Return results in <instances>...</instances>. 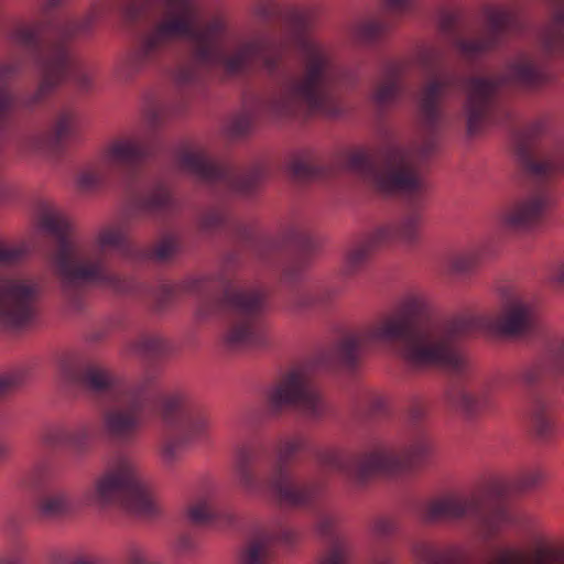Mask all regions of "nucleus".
I'll return each mask as SVG.
<instances>
[{
	"label": "nucleus",
	"instance_id": "f257e3e1",
	"mask_svg": "<svg viewBox=\"0 0 564 564\" xmlns=\"http://www.w3.org/2000/svg\"><path fill=\"white\" fill-rule=\"evenodd\" d=\"M427 310L424 295L404 294L392 312L343 339L338 347L340 359L350 364L360 350L398 344L399 356L412 367L456 366L459 356L444 332L416 329L417 319Z\"/></svg>",
	"mask_w": 564,
	"mask_h": 564
},
{
	"label": "nucleus",
	"instance_id": "f03ea898",
	"mask_svg": "<svg viewBox=\"0 0 564 564\" xmlns=\"http://www.w3.org/2000/svg\"><path fill=\"white\" fill-rule=\"evenodd\" d=\"M80 503L96 511L121 509L140 517H153L164 505L141 468L132 459H112L80 496Z\"/></svg>",
	"mask_w": 564,
	"mask_h": 564
},
{
	"label": "nucleus",
	"instance_id": "7ed1b4c3",
	"mask_svg": "<svg viewBox=\"0 0 564 564\" xmlns=\"http://www.w3.org/2000/svg\"><path fill=\"white\" fill-rule=\"evenodd\" d=\"M123 235L116 228L99 231L86 249L63 241L54 259V270L63 283L73 284L99 280L105 273V258L109 249L121 243Z\"/></svg>",
	"mask_w": 564,
	"mask_h": 564
},
{
	"label": "nucleus",
	"instance_id": "20e7f679",
	"mask_svg": "<svg viewBox=\"0 0 564 564\" xmlns=\"http://www.w3.org/2000/svg\"><path fill=\"white\" fill-rule=\"evenodd\" d=\"M195 25V11L186 0H176L169 17L148 34L139 48L129 54L116 69L117 76L127 79L141 70L152 56L170 41L189 36Z\"/></svg>",
	"mask_w": 564,
	"mask_h": 564
},
{
	"label": "nucleus",
	"instance_id": "39448f33",
	"mask_svg": "<svg viewBox=\"0 0 564 564\" xmlns=\"http://www.w3.org/2000/svg\"><path fill=\"white\" fill-rule=\"evenodd\" d=\"M42 25L36 21H15L9 28L7 37L12 45L31 51V59L41 73V93L59 84L67 70L66 55L41 44Z\"/></svg>",
	"mask_w": 564,
	"mask_h": 564
},
{
	"label": "nucleus",
	"instance_id": "423d86ee",
	"mask_svg": "<svg viewBox=\"0 0 564 564\" xmlns=\"http://www.w3.org/2000/svg\"><path fill=\"white\" fill-rule=\"evenodd\" d=\"M328 97L324 59L312 62L303 78L285 85L272 101L271 111L276 116L293 113L303 107L317 108Z\"/></svg>",
	"mask_w": 564,
	"mask_h": 564
},
{
	"label": "nucleus",
	"instance_id": "0eeeda50",
	"mask_svg": "<svg viewBox=\"0 0 564 564\" xmlns=\"http://www.w3.org/2000/svg\"><path fill=\"white\" fill-rule=\"evenodd\" d=\"M39 284L28 278H0V327L19 328L36 316Z\"/></svg>",
	"mask_w": 564,
	"mask_h": 564
},
{
	"label": "nucleus",
	"instance_id": "6e6552de",
	"mask_svg": "<svg viewBox=\"0 0 564 564\" xmlns=\"http://www.w3.org/2000/svg\"><path fill=\"white\" fill-rule=\"evenodd\" d=\"M251 454L248 449H240L236 454V480L239 488L247 495L256 496L268 492L272 498L283 505H297L302 502L301 490L285 474L274 476L268 484L260 480L249 468Z\"/></svg>",
	"mask_w": 564,
	"mask_h": 564
},
{
	"label": "nucleus",
	"instance_id": "1a4fd4ad",
	"mask_svg": "<svg viewBox=\"0 0 564 564\" xmlns=\"http://www.w3.org/2000/svg\"><path fill=\"white\" fill-rule=\"evenodd\" d=\"M417 159L416 151L403 148L391 150L387 154L384 166L376 176L378 188L383 192L420 189L424 181L415 170Z\"/></svg>",
	"mask_w": 564,
	"mask_h": 564
},
{
	"label": "nucleus",
	"instance_id": "9d476101",
	"mask_svg": "<svg viewBox=\"0 0 564 564\" xmlns=\"http://www.w3.org/2000/svg\"><path fill=\"white\" fill-rule=\"evenodd\" d=\"M269 400L274 406L293 404L307 414L323 409V400L303 371L291 372L272 392Z\"/></svg>",
	"mask_w": 564,
	"mask_h": 564
},
{
	"label": "nucleus",
	"instance_id": "9b49d317",
	"mask_svg": "<svg viewBox=\"0 0 564 564\" xmlns=\"http://www.w3.org/2000/svg\"><path fill=\"white\" fill-rule=\"evenodd\" d=\"M299 43L294 34L280 37L259 36L245 43L235 57L227 59L228 69L236 70L245 62L258 58L268 66H271L291 46Z\"/></svg>",
	"mask_w": 564,
	"mask_h": 564
},
{
	"label": "nucleus",
	"instance_id": "f8f14e48",
	"mask_svg": "<svg viewBox=\"0 0 564 564\" xmlns=\"http://www.w3.org/2000/svg\"><path fill=\"white\" fill-rule=\"evenodd\" d=\"M550 206L544 194H531L514 199L498 214L499 224L508 229H528L539 223Z\"/></svg>",
	"mask_w": 564,
	"mask_h": 564
},
{
	"label": "nucleus",
	"instance_id": "ddd939ff",
	"mask_svg": "<svg viewBox=\"0 0 564 564\" xmlns=\"http://www.w3.org/2000/svg\"><path fill=\"white\" fill-rule=\"evenodd\" d=\"M563 551L546 540H536L527 549L510 547L496 553L487 564H557Z\"/></svg>",
	"mask_w": 564,
	"mask_h": 564
},
{
	"label": "nucleus",
	"instance_id": "4468645a",
	"mask_svg": "<svg viewBox=\"0 0 564 564\" xmlns=\"http://www.w3.org/2000/svg\"><path fill=\"white\" fill-rule=\"evenodd\" d=\"M121 401L129 410L109 411L104 420V433L113 441H124L134 434L139 426L137 413L142 409L144 398L137 395L134 391H127Z\"/></svg>",
	"mask_w": 564,
	"mask_h": 564
},
{
	"label": "nucleus",
	"instance_id": "2eb2a0df",
	"mask_svg": "<svg viewBox=\"0 0 564 564\" xmlns=\"http://www.w3.org/2000/svg\"><path fill=\"white\" fill-rule=\"evenodd\" d=\"M479 505L475 494L451 492L429 502L424 510V518L429 521L459 520L474 514Z\"/></svg>",
	"mask_w": 564,
	"mask_h": 564
},
{
	"label": "nucleus",
	"instance_id": "dca6fc26",
	"mask_svg": "<svg viewBox=\"0 0 564 564\" xmlns=\"http://www.w3.org/2000/svg\"><path fill=\"white\" fill-rule=\"evenodd\" d=\"M258 302H243L237 321L227 330L224 340L229 348H238L258 343L263 334V327L254 313Z\"/></svg>",
	"mask_w": 564,
	"mask_h": 564
},
{
	"label": "nucleus",
	"instance_id": "f3484780",
	"mask_svg": "<svg viewBox=\"0 0 564 564\" xmlns=\"http://www.w3.org/2000/svg\"><path fill=\"white\" fill-rule=\"evenodd\" d=\"M488 34L484 39H459L457 50L465 56H475L487 52L498 43V31L506 28L510 21V13L502 8L491 9L487 14Z\"/></svg>",
	"mask_w": 564,
	"mask_h": 564
},
{
	"label": "nucleus",
	"instance_id": "a211bd4d",
	"mask_svg": "<svg viewBox=\"0 0 564 564\" xmlns=\"http://www.w3.org/2000/svg\"><path fill=\"white\" fill-rule=\"evenodd\" d=\"M77 131V119L73 113H62L57 117L53 129L50 132L33 135L28 148L35 152H52L62 143L69 140Z\"/></svg>",
	"mask_w": 564,
	"mask_h": 564
},
{
	"label": "nucleus",
	"instance_id": "6ab92c4d",
	"mask_svg": "<svg viewBox=\"0 0 564 564\" xmlns=\"http://www.w3.org/2000/svg\"><path fill=\"white\" fill-rule=\"evenodd\" d=\"M423 221L420 216H409L395 226H384L371 234L372 243L397 241L404 247L415 246L422 236Z\"/></svg>",
	"mask_w": 564,
	"mask_h": 564
},
{
	"label": "nucleus",
	"instance_id": "aec40b11",
	"mask_svg": "<svg viewBox=\"0 0 564 564\" xmlns=\"http://www.w3.org/2000/svg\"><path fill=\"white\" fill-rule=\"evenodd\" d=\"M533 318L532 306L519 295L511 296L503 305L496 328L503 335H516L529 327Z\"/></svg>",
	"mask_w": 564,
	"mask_h": 564
},
{
	"label": "nucleus",
	"instance_id": "412c9836",
	"mask_svg": "<svg viewBox=\"0 0 564 564\" xmlns=\"http://www.w3.org/2000/svg\"><path fill=\"white\" fill-rule=\"evenodd\" d=\"M147 145L139 138H122L113 141L104 152L100 166L112 170L121 164L131 163L147 154Z\"/></svg>",
	"mask_w": 564,
	"mask_h": 564
},
{
	"label": "nucleus",
	"instance_id": "4be33fe9",
	"mask_svg": "<svg viewBox=\"0 0 564 564\" xmlns=\"http://www.w3.org/2000/svg\"><path fill=\"white\" fill-rule=\"evenodd\" d=\"M494 91L495 86L488 80L475 79L469 83L466 104L467 126L469 132H474L476 130L480 118L488 107Z\"/></svg>",
	"mask_w": 564,
	"mask_h": 564
},
{
	"label": "nucleus",
	"instance_id": "5701e85b",
	"mask_svg": "<svg viewBox=\"0 0 564 564\" xmlns=\"http://www.w3.org/2000/svg\"><path fill=\"white\" fill-rule=\"evenodd\" d=\"M73 506L72 495L65 489H56L39 498L36 511L43 517L52 518L69 511Z\"/></svg>",
	"mask_w": 564,
	"mask_h": 564
},
{
	"label": "nucleus",
	"instance_id": "b1692460",
	"mask_svg": "<svg viewBox=\"0 0 564 564\" xmlns=\"http://www.w3.org/2000/svg\"><path fill=\"white\" fill-rule=\"evenodd\" d=\"M188 444L178 432L175 435L164 436L159 445L158 455L165 467H173L181 462L185 446Z\"/></svg>",
	"mask_w": 564,
	"mask_h": 564
},
{
	"label": "nucleus",
	"instance_id": "393cba45",
	"mask_svg": "<svg viewBox=\"0 0 564 564\" xmlns=\"http://www.w3.org/2000/svg\"><path fill=\"white\" fill-rule=\"evenodd\" d=\"M398 465V458L389 449H377L369 453L362 459L360 469L362 473L388 471Z\"/></svg>",
	"mask_w": 564,
	"mask_h": 564
},
{
	"label": "nucleus",
	"instance_id": "a878e982",
	"mask_svg": "<svg viewBox=\"0 0 564 564\" xmlns=\"http://www.w3.org/2000/svg\"><path fill=\"white\" fill-rule=\"evenodd\" d=\"M181 165L200 177H212L215 173L214 162L200 150L185 153L181 158Z\"/></svg>",
	"mask_w": 564,
	"mask_h": 564
},
{
	"label": "nucleus",
	"instance_id": "bb28decb",
	"mask_svg": "<svg viewBox=\"0 0 564 564\" xmlns=\"http://www.w3.org/2000/svg\"><path fill=\"white\" fill-rule=\"evenodd\" d=\"M378 243H372L371 237L366 246L358 247L351 250L345 258L343 271L345 274H354L359 269H361L369 258L370 247L377 246Z\"/></svg>",
	"mask_w": 564,
	"mask_h": 564
},
{
	"label": "nucleus",
	"instance_id": "cd10ccee",
	"mask_svg": "<svg viewBox=\"0 0 564 564\" xmlns=\"http://www.w3.org/2000/svg\"><path fill=\"white\" fill-rule=\"evenodd\" d=\"M209 422L204 417H197L178 426V432L187 443L204 440L209 432Z\"/></svg>",
	"mask_w": 564,
	"mask_h": 564
},
{
	"label": "nucleus",
	"instance_id": "c85d7f7f",
	"mask_svg": "<svg viewBox=\"0 0 564 564\" xmlns=\"http://www.w3.org/2000/svg\"><path fill=\"white\" fill-rule=\"evenodd\" d=\"M198 55L208 58L218 52L220 44V28L209 26L198 36Z\"/></svg>",
	"mask_w": 564,
	"mask_h": 564
},
{
	"label": "nucleus",
	"instance_id": "c756f323",
	"mask_svg": "<svg viewBox=\"0 0 564 564\" xmlns=\"http://www.w3.org/2000/svg\"><path fill=\"white\" fill-rule=\"evenodd\" d=\"M41 227L52 235L62 236L68 230L69 221L63 213L50 209L42 215Z\"/></svg>",
	"mask_w": 564,
	"mask_h": 564
},
{
	"label": "nucleus",
	"instance_id": "7c9ffc66",
	"mask_svg": "<svg viewBox=\"0 0 564 564\" xmlns=\"http://www.w3.org/2000/svg\"><path fill=\"white\" fill-rule=\"evenodd\" d=\"M477 260L474 251H459L448 258L447 267L452 272H464L474 267Z\"/></svg>",
	"mask_w": 564,
	"mask_h": 564
},
{
	"label": "nucleus",
	"instance_id": "2f4dec72",
	"mask_svg": "<svg viewBox=\"0 0 564 564\" xmlns=\"http://www.w3.org/2000/svg\"><path fill=\"white\" fill-rule=\"evenodd\" d=\"M84 383L94 391H102L111 386V376L104 369H89L83 378Z\"/></svg>",
	"mask_w": 564,
	"mask_h": 564
},
{
	"label": "nucleus",
	"instance_id": "473e14b6",
	"mask_svg": "<svg viewBox=\"0 0 564 564\" xmlns=\"http://www.w3.org/2000/svg\"><path fill=\"white\" fill-rule=\"evenodd\" d=\"M187 517L193 523L204 524L215 517V511L210 505L205 501H200L188 508Z\"/></svg>",
	"mask_w": 564,
	"mask_h": 564
},
{
	"label": "nucleus",
	"instance_id": "72a5a7b5",
	"mask_svg": "<svg viewBox=\"0 0 564 564\" xmlns=\"http://www.w3.org/2000/svg\"><path fill=\"white\" fill-rule=\"evenodd\" d=\"M354 554L347 546H336L321 557L318 564H352Z\"/></svg>",
	"mask_w": 564,
	"mask_h": 564
},
{
	"label": "nucleus",
	"instance_id": "f704fd0d",
	"mask_svg": "<svg viewBox=\"0 0 564 564\" xmlns=\"http://www.w3.org/2000/svg\"><path fill=\"white\" fill-rule=\"evenodd\" d=\"M124 564H155V561L145 549L130 545L124 551Z\"/></svg>",
	"mask_w": 564,
	"mask_h": 564
},
{
	"label": "nucleus",
	"instance_id": "c9c22d12",
	"mask_svg": "<svg viewBox=\"0 0 564 564\" xmlns=\"http://www.w3.org/2000/svg\"><path fill=\"white\" fill-rule=\"evenodd\" d=\"M269 554L267 543L253 542L243 553L242 561L245 564H259Z\"/></svg>",
	"mask_w": 564,
	"mask_h": 564
},
{
	"label": "nucleus",
	"instance_id": "e433bc0d",
	"mask_svg": "<svg viewBox=\"0 0 564 564\" xmlns=\"http://www.w3.org/2000/svg\"><path fill=\"white\" fill-rule=\"evenodd\" d=\"M442 85L438 83H431L427 87H425L421 96V108L424 111L429 112L432 109L442 91Z\"/></svg>",
	"mask_w": 564,
	"mask_h": 564
},
{
	"label": "nucleus",
	"instance_id": "4c0bfd02",
	"mask_svg": "<svg viewBox=\"0 0 564 564\" xmlns=\"http://www.w3.org/2000/svg\"><path fill=\"white\" fill-rule=\"evenodd\" d=\"M383 30V25L376 21H367L359 24L356 29V36L360 40L368 41L375 37Z\"/></svg>",
	"mask_w": 564,
	"mask_h": 564
},
{
	"label": "nucleus",
	"instance_id": "58836bf2",
	"mask_svg": "<svg viewBox=\"0 0 564 564\" xmlns=\"http://www.w3.org/2000/svg\"><path fill=\"white\" fill-rule=\"evenodd\" d=\"M28 560L26 549L24 546H19L0 554V564H26Z\"/></svg>",
	"mask_w": 564,
	"mask_h": 564
},
{
	"label": "nucleus",
	"instance_id": "ea45409f",
	"mask_svg": "<svg viewBox=\"0 0 564 564\" xmlns=\"http://www.w3.org/2000/svg\"><path fill=\"white\" fill-rule=\"evenodd\" d=\"M398 91V86L394 83H386L377 87L373 93V99L383 104L392 99Z\"/></svg>",
	"mask_w": 564,
	"mask_h": 564
},
{
	"label": "nucleus",
	"instance_id": "a19ab883",
	"mask_svg": "<svg viewBox=\"0 0 564 564\" xmlns=\"http://www.w3.org/2000/svg\"><path fill=\"white\" fill-rule=\"evenodd\" d=\"M431 452V446L426 443H421L411 446L408 452V459L411 463H416L426 457Z\"/></svg>",
	"mask_w": 564,
	"mask_h": 564
},
{
	"label": "nucleus",
	"instance_id": "79ce46f5",
	"mask_svg": "<svg viewBox=\"0 0 564 564\" xmlns=\"http://www.w3.org/2000/svg\"><path fill=\"white\" fill-rule=\"evenodd\" d=\"M20 256L17 247L11 245H0V263H11Z\"/></svg>",
	"mask_w": 564,
	"mask_h": 564
},
{
	"label": "nucleus",
	"instance_id": "37998d69",
	"mask_svg": "<svg viewBox=\"0 0 564 564\" xmlns=\"http://www.w3.org/2000/svg\"><path fill=\"white\" fill-rule=\"evenodd\" d=\"M512 73L518 79L528 80L533 75V66L529 62L517 64L513 66Z\"/></svg>",
	"mask_w": 564,
	"mask_h": 564
},
{
	"label": "nucleus",
	"instance_id": "c03bdc74",
	"mask_svg": "<svg viewBox=\"0 0 564 564\" xmlns=\"http://www.w3.org/2000/svg\"><path fill=\"white\" fill-rule=\"evenodd\" d=\"M73 551H53L48 555L50 564H72Z\"/></svg>",
	"mask_w": 564,
	"mask_h": 564
},
{
	"label": "nucleus",
	"instance_id": "a18cd8bd",
	"mask_svg": "<svg viewBox=\"0 0 564 564\" xmlns=\"http://www.w3.org/2000/svg\"><path fill=\"white\" fill-rule=\"evenodd\" d=\"M72 564H98V558L88 553L73 552Z\"/></svg>",
	"mask_w": 564,
	"mask_h": 564
},
{
	"label": "nucleus",
	"instance_id": "49530a36",
	"mask_svg": "<svg viewBox=\"0 0 564 564\" xmlns=\"http://www.w3.org/2000/svg\"><path fill=\"white\" fill-rule=\"evenodd\" d=\"M98 178L99 176L96 173L85 171L79 175L78 183L83 187H90L98 181Z\"/></svg>",
	"mask_w": 564,
	"mask_h": 564
},
{
	"label": "nucleus",
	"instance_id": "de8ad7c7",
	"mask_svg": "<svg viewBox=\"0 0 564 564\" xmlns=\"http://www.w3.org/2000/svg\"><path fill=\"white\" fill-rule=\"evenodd\" d=\"M552 426V422L549 419L536 417L535 419V429L540 434L546 433Z\"/></svg>",
	"mask_w": 564,
	"mask_h": 564
},
{
	"label": "nucleus",
	"instance_id": "09e8293b",
	"mask_svg": "<svg viewBox=\"0 0 564 564\" xmlns=\"http://www.w3.org/2000/svg\"><path fill=\"white\" fill-rule=\"evenodd\" d=\"M289 169L291 173L295 176H302L308 172V167L306 165L295 161L290 164Z\"/></svg>",
	"mask_w": 564,
	"mask_h": 564
},
{
	"label": "nucleus",
	"instance_id": "8fccbe9b",
	"mask_svg": "<svg viewBox=\"0 0 564 564\" xmlns=\"http://www.w3.org/2000/svg\"><path fill=\"white\" fill-rule=\"evenodd\" d=\"M172 406H173L172 401H166L162 404V409H161L162 419L169 425L172 424V422L170 420V411H171Z\"/></svg>",
	"mask_w": 564,
	"mask_h": 564
},
{
	"label": "nucleus",
	"instance_id": "3c124183",
	"mask_svg": "<svg viewBox=\"0 0 564 564\" xmlns=\"http://www.w3.org/2000/svg\"><path fill=\"white\" fill-rule=\"evenodd\" d=\"M543 479V475L540 471H535L528 476L525 479V486H533Z\"/></svg>",
	"mask_w": 564,
	"mask_h": 564
},
{
	"label": "nucleus",
	"instance_id": "603ef678",
	"mask_svg": "<svg viewBox=\"0 0 564 564\" xmlns=\"http://www.w3.org/2000/svg\"><path fill=\"white\" fill-rule=\"evenodd\" d=\"M170 253H171V248L169 246H160L155 250V256L159 259H165L170 256Z\"/></svg>",
	"mask_w": 564,
	"mask_h": 564
},
{
	"label": "nucleus",
	"instance_id": "864d4df0",
	"mask_svg": "<svg viewBox=\"0 0 564 564\" xmlns=\"http://www.w3.org/2000/svg\"><path fill=\"white\" fill-rule=\"evenodd\" d=\"M11 102V98L10 96L3 91V90H0V112L6 109Z\"/></svg>",
	"mask_w": 564,
	"mask_h": 564
},
{
	"label": "nucleus",
	"instance_id": "5fc2aeb1",
	"mask_svg": "<svg viewBox=\"0 0 564 564\" xmlns=\"http://www.w3.org/2000/svg\"><path fill=\"white\" fill-rule=\"evenodd\" d=\"M554 352L557 357L564 358V338L557 344Z\"/></svg>",
	"mask_w": 564,
	"mask_h": 564
},
{
	"label": "nucleus",
	"instance_id": "6e6d98bb",
	"mask_svg": "<svg viewBox=\"0 0 564 564\" xmlns=\"http://www.w3.org/2000/svg\"><path fill=\"white\" fill-rule=\"evenodd\" d=\"M75 437L76 435L74 431L66 432V434L63 436L65 442H72L75 440Z\"/></svg>",
	"mask_w": 564,
	"mask_h": 564
},
{
	"label": "nucleus",
	"instance_id": "4d7b16f0",
	"mask_svg": "<svg viewBox=\"0 0 564 564\" xmlns=\"http://www.w3.org/2000/svg\"><path fill=\"white\" fill-rule=\"evenodd\" d=\"M6 453V448L0 446V457L3 456Z\"/></svg>",
	"mask_w": 564,
	"mask_h": 564
},
{
	"label": "nucleus",
	"instance_id": "13d9d810",
	"mask_svg": "<svg viewBox=\"0 0 564 564\" xmlns=\"http://www.w3.org/2000/svg\"><path fill=\"white\" fill-rule=\"evenodd\" d=\"M563 269H564V265H563Z\"/></svg>",
	"mask_w": 564,
	"mask_h": 564
}]
</instances>
